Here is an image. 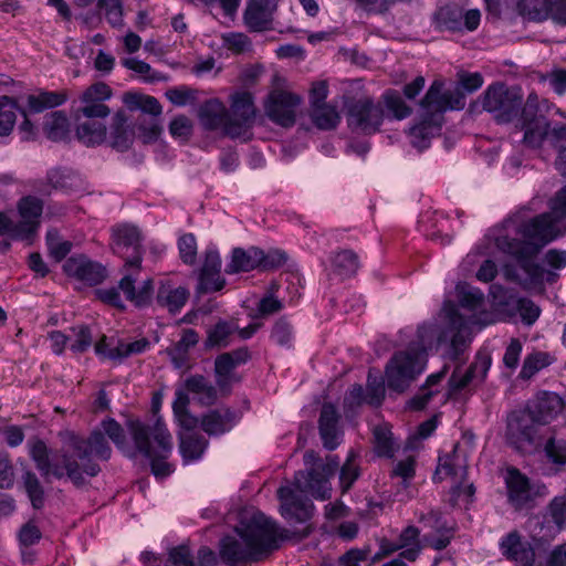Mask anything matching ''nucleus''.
Segmentation results:
<instances>
[{"mask_svg": "<svg viewBox=\"0 0 566 566\" xmlns=\"http://www.w3.org/2000/svg\"><path fill=\"white\" fill-rule=\"evenodd\" d=\"M198 116L206 129L214 130L221 126L226 129L228 111L224 105L216 98L206 101L200 106Z\"/></svg>", "mask_w": 566, "mask_h": 566, "instance_id": "34", "label": "nucleus"}, {"mask_svg": "<svg viewBox=\"0 0 566 566\" xmlns=\"http://www.w3.org/2000/svg\"><path fill=\"white\" fill-rule=\"evenodd\" d=\"M128 429L137 450L150 460L151 472L157 478L171 473V465L164 461L171 452V436L158 417L153 426L139 420H129Z\"/></svg>", "mask_w": 566, "mask_h": 566, "instance_id": "5", "label": "nucleus"}, {"mask_svg": "<svg viewBox=\"0 0 566 566\" xmlns=\"http://www.w3.org/2000/svg\"><path fill=\"white\" fill-rule=\"evenodd\" d=\"M301 97L283 90H273L265 103L266 116L276 125L289 128L296 122Z\"/></svg>", "mask_w": 566, "mask_h": 566, "instance_id": "15", "label": "nucleus"}, {"mask_svg": "<svg viewBox=\"0 0 566 566\" xmlns=\"http://www.w3.org/2000/svg\"><path fill=\"white\" fill-rule=\"evenodd\" d=\"M128 118L123 111H118L112 120L109 145L117 151H126L133 145L135 130L129 129Z\"/></svg>", "mask_w": 566, "mask_h": 566, "instance_id": "32", "label": "nucleus"}, {"mask_svg": "<svg viewBox=\"0 0 566 566\" xmlns=\"http://www.w3.org/2000/svg\"><path fill=\"white\" fill-rule=\"evenodd\" d=\"M551 0H518L516 10L523 18L541 22L548 18Z\"/></svg>", "mask_w": 566, "mask_h": 566, "instance_id": "42", "label": "nucleus"}, {"mask_svg": "<svg viewBox=\"0 0 566 566\" xmlns=\"http://www.w3.org/2000/svg\"><path fill=\"white\" fill-rule=\"evenodd\" d=\"M458 444L454 446L453 451L439 458L438 467L433 474L434 482H441L446 478L454 480L452 488L453 494H459L461 483L467 481L468 470L464 459L457 453Z\"/></svg>", "mask_w": 566, "mask_h": 566, "instance_id": "21", "label": "nucleus"}, {"mask_svg": "<svg viewBox=\"0 0 566 566\" xmlns=\"http://www.w3.org/2000/svg\"><path fill=\"white\" fill-rule=\"evenodd\" d=\"M237 364L232 360L230 354L223 353L216 358L214 371L217 376V385L224 389L229 386L231 373L237 368Z\"/></svg>", "mask_w": 566, "mask_h": 566, "instance_id": "52", "label": "nucleus"}, {"mask_svg": "<svg viewBox=\"0 0 566 566\" xmlns=\"http://www.w3.org/2000/svg\"><path fill=\"white\" fill-rule=\"evenodd\" d=\"M543 130L544 132H539L541 145L545 139L548 140L551 146L557 150L558 155L560 148L566 146V124L558 123L554 126H551V122L548 120L547 126L544 127Z\"/></svg>", "mask_w": 566, "mask_h": 566, "instance_id": "54", "label": "nucleus"}, {"mask_svg": "<svg viewBox=\"0 0 566 566\" xmlns=\"http://www.w3.org/2000/svg\"><path fill=\"white\" fill-rule=\"evenodd\" d=\"M547 460L558 467L566 464V439L555 428L545 430L542 449Z\"/></svg>", "mask_w": 566, "mask_h": 566, "instance_id": "35", "label": "nucleus"}, {"mask_svg": "<svg viewBox=\"0 0 566 566\" xmlns=\"http://www.w3.org/2000/svg\"><path fill=\"white\" fill-rule=\"evenodd\" d=\"M365 400L363 386L353 385L344 396L343 410L346 419H354Z\"/></svg>", "mask_w": 566, "mask_h": 566, "instance_id": "51", "label": "nucleus"}, {"mask_svg": "<svg viewBox=\"0 0 566 566\" xmlns=\"http://www.w3.org/2000/svg\"><path fill=\"white\" fill-rule=\"evenodd\" d=\"M371 553L370 546L364 548H350L338 558V566H359Z\"/></svg>", "mask_w": 566, "mask_h": 566, "instance_id": "64", "label": "nucleus"}, {"mask_svg": "<svg viewBox=\"0 0 566 566\" xmlns=\"http://www.w3.org/2000/svg\"><path fill=\"white\" fill-rule=\"evenodd\" d=\"M489 367L490 358H483L473 361L465 371H462L460 366L455 367L448 381L450 395L464 389L472 380L476 378L483 379Z\"/></svg>", "mask_w": 566, "mask_h": 566, "instance_id": "30", "label": "nucleus"}, {"mask_svg": "<svg viewBox=\"0 0 566 566\" xmlns=\"http://www.w3.org/2000/svg\"><path fill=\"white\" fill-rule=\"evenodd\" d=\"M448 317H449L450 323L454 327H459V331L453 335V337L451 339L449 356L453 360H459L460 356L462 355L465 347L468 346L469 339L462 333V329H461L462 317L455 307L452 306L448 311Z\"/></svg>", "mask_w": 566, "mask_h": 566, "instance_id": "43", "label": "nucleus"}, {"mask_svg": "<svg viewBox=\"0 0 566 566\" xmlns=\"http://www.w3.org/2000/svg\"><path fill=\"white\" fill-rule=\"evenodd\" d=\"M111 96L112 90L105 83L98 82L87 87L80 98V106L75 109L76 124L87 120V124L96 129L97 125H105L104 119L108 117L111 109L104 102Z\"/></svg>", "mask_w": 566, "mask_h": 566, "instance_id": "11", "label": "nucleus"}, {"mask_svg": "<svg viewBox=\"0 0 566 566\" xmlns=\"http://www.w3.org/2000/svg\"><path fill=\"white\" fill-rule=\"evenodd\" d=\"M311 116L313 123L319 129H333L339 123L338 113L336 112L335 107L328 104L317 105L316 107H313Z\"/></svg>", "mask_w": 566, "mask_h": 566, "instance_id": "49", "label": "nucleus"}, {"mask_svg": "<svg viewBox=\"0 0 566 566\" xmlns=\"http://www.w3.org/2000/svg\"><path fill=\"white\" fill-rule=\"evenodd\" d=\"M340 415L332 402L323 403L318 419L319 437L323 446L328 450H335L343 436L339 427Z\"/></svg>", "mask_w": 566, "mask_h": 566, "instance_id": "22", "label": "nucleus"}, {"mask_svg": "<svg viewBox=\"0 0 566 566\" xmlns=\"http://www.w3.org/2000/svg\"><path fill=\"white\" fill-rule=\"evenodd\" d=\"M546 510L558 528L566 527V494L555 496Z\"/></svg>", "mask_w": 566, "mask_h": 566, "instance_id": "60", "label": "nucleus"}, {"mask_svg": "<svg viewBox=\"0 0 566 566\" xmlns=\"http://www.w3.org/2000/svg\"><path fill=\"white\" fill-rule=\"evenodd\" d=\"M178 248L180 258L186 264H192L197 255V242L192 233H186L179 238Z\"/></svg>", "mask_w": 566, "mask_h": 566, "instance_id": "63", "label": "nucleus"}, {"mask_svg": "<svg viewBox=\"0 0 566 566\" xmlns=\"http://www.w3.org/2000/svg\"><path fill=\"white\" fill-rule=\"evenodd\" d=\"M186 389L197 396L202 406H211L218 399L217 388L202 375H193L187 378Z\"/></svg>", "mask_w": 566, "mask_h": 566, "instance_id": "37", "label": "nucleus"}, {"mask_svg": "<svg viewBox=\"0 0 566 566\" xmlns=\"http://www.w3.org/2000/svg\"><path fill=\"white\" fill-rule=\"evenodd\" d=\"M384 101L396 119H403L411 114V108L405 103L397 91H387Z\"/></svg>", "mask_w": 566, "mask_h": 566, "instance_id": "55", "label": "nucleus"}, {"mask_svg": "<svg viewBox=\"0 0 566 566\" xmlns=\"http://www.w3.org/2000/svg\"><path fill=\"white\" fill-rule=\"evenodd\" d=\"M46 180L54 189L65 193H81L86 190L84 179L67 168H53L48 171Z\"/></svg>", "mask_w": 566, "mask_h": 566, "instance_id": "28", "label": "nucleus"}, {"mask_svg": "<svg viewBox=\"0 0 566 566\" xmlns=\"http://www.w3.org/2000/svg\"><path fill=\"white\" fill-rule=\"evenodd\" d=\"M66 101V94L60 92H41L39 95L28 96V106L33 113H41L45 108L56 107Z\"/></svg>", "mask_w": 566, "mask_h": 566, "instance_id": "45", "label": "nucleus"}, {"mask_svg": "<svg viewBox=\"0 0 566 566\" xmlns=\"http://www.w3.org/2000/svg\"><path fill=\"white\" fill-rule=\"evenodd\" d=\"M255 117L253 96L249 92L235 93L232 96L228 120L226 123V135L238 138L245 134L252 126Z\"/></svg>", "mask_w": 566, "mask_h": 566, "instance_id": "14", "label": "nucleus"}, {"mask_svg": "<svg viewBox=\"0 0 566 566\" xmlns=\"http://www.w3.org/2000/svg\"><path fill=\"white\" fill-rule=\"evenodd\" d=\"M43 130L52 142L64 140L69 134V119L62 111H55L45 117Z\"/></svg>", "mask_w": 566, "mask_h": 566, "instance_id": "41", "label": "nucleus"}, {"mask_svg": "<svg viewBox=\"0 0 566 566\" xmlns=\"http://www.w3.org/2000/svg\"><path fill=\"white\" fill-rule=\"evenodd\" d=\"M385 398V386L384 380L381 378H373L371 375H368L367 379V396L366 401L374 407H378L381 405Z\"/></svg>", "mask_w": 566, "mask_h": 566, "instance_id": "61", "label": "nucleus"}, {"mask_svg": "<svg viewBox=\"0 0 566 566\" xmlns=\"http://www.w3.org/2000/svg\"><path fill=\"white\" fill-rule=\"evenodd\" d=\"M303 460L306 469L295 473L294 489L281 486L277 490L281 514L286 520L297 523L311 520L314 511L312 501L303 493L319 500L329 499L332 491L329 479L335 475L339 467L336 455H328L323 460L313 450H307Z\"/></svg>", "mask_w": 566, "mask_h": 566, "instance_id": "3", "label": "nucleus"}, {"mask_svg": "<svg viewBox=\"0 0 566 566\" xmlns=\"http://www.w3.org/2000/svg\"><path fill=\"white\" fill-rule=\"evenodd\" d=\"M545 430L524 409L514 410L506 418L505 442L522 455L535 454L541 452Z\"/></svg>", "mask_w": 566, "mask_h": 566, "instance_id": "6", "label": "nucleus"}, {"mask_svg": "<svg viewBox=\"0 0 566 566\" xmlns=\"http://www.w3.org/2000/svg\"><path fill=\"white\" fill-rule=\"evenodd\" d=\"M40 226L39 220H22L19 223L12 221V229H10V237L12 239L32 241Z\"/></svg>", "mask_w": 566, "mask_h": 566, "instance_id": "59", "label": "nucleus"}, {"mask_svg": "<svg viewBox=\"0 0 566 566\" xmlns=\"http://www.w3.org/2000/svg\"><path fill=\"white\" fill-rule=\"evenodd\" d=\"M448 367L444 366L440 371L431 374L426 384L420 388L419 392L410 400V406L413 409L421 410L430 401L436 391L430 390L429 387L438 385L446 376Z\"/></svg>", "mask_w": 566, "mask_h": 566, "instance_id": "48", "label": "nucleus"}, {"mask_svg": "<svg viewBox=\"0 0 566 566\" xmlns=\"http://www.w3.org/2000/svg\"><path fill=\"white\" fill-rule=\"evenodd\" d=\"M502 554L511 560L532 566L535 562V552L528 542H523L521 535L514 531L502 538L500 543Z\"/></svg>", "mask_w": 566, "mask_h": 566, "instance_id": "25", "label": "nucleus"}, {"mask_svg": "<svg viewBox=\"0 0 566 566\" xmlns=\"http://www.w3.org/2000/svg\"><path fill=\"white\" fill-rule=\"evenodd\" d=\"M333 272L340 279L354 276L359 269L358 255L353 250H340L331 255Z\"/></svg>", "mask_w": 566, "mask_h": 566, "instance_id": "38", "label": "nucleus"}, {"mask_svg": "<svg viewBox=\"0 0 566 566\" xmlns=\"http://www.w3.org/2000/svg\"><path fill=\"white\" fill-rule=\"evenodd\" d=\"M444 83L434 80L420 101V106L428 112L443 113L447 109H462L464 94L459 90L443 91Z\"/></svg>", "mask_w": 566, "mask_h": 566, "instance_id": "17", "label": "nucleus"}, {"mask_svg": "<svg viewBox=\"0 0 566 566\" xmlns=\"http://www.w3.org/2000/svg\"><path fill=\"white\" fill-rule=\"evenodd\" d=\"M98 428L107 436L118 449L126 446V434L124 428L113 418L103 420Z\"/></svg>", "mask_w": 566, "mask_h": 566, "instance_id": "57", "label": "nucleus"}, {"mask_svg": "<svg viewBox=\"0 0 566 566\" xmlns=\"http://www.w3.org/2000/svg\"><path fill=\"white\" fill-rule=\"evenodd\" d=\"M59 436L62 447L52 454L43 440L29 441L30 457L44 478H66L76 488H82L87 483L86 478H94L101 472L93 455L103 461L112 457V448L98 427L87 438L69 430L60 432Z\"/></svg>", "mask_w": 566, "mask_h": 566, "instance_id": "2", "label": "nucleus"}, {"mask_svg": "<svg viewBox=\"0 0 566 566\" xmlns=\"http://www.w3.org/2000/svg\"><path fill=\"white\" fill-rule=\"evenodd\" d=\"M63 271L69 276H73L90 286L102 283L107 276V270L104 265L84 254L69 258L63 264Z\"/></svg>", "mask_w": 566, "mask_h": 566, "instance_id": "20", "label": "nucleus"}, {"mask_svg": "<svg viewBox=\"0 0 566 566\" xmlns=\"http://www.w3.org/2000/svg\"><path fill=\"white\" fill-rule=\"evenodd\" d=\"M239 420V415L230 408L209 410L200 418V428L210 437L229 432Z\"/></svg>", "mask_w": 566, "mask_h": 566, "instance_id": "24", "label": "nucleus"}, {"mask_svg": "<svg viewBox=\"0 0 566 566\" xmlns=\"http://www.w3.org/2000/svg\"><path fill=\"white\" fill-rule=\"evenodd\" d=\"M123 102L129 111L142 112L135 120L137 137L144 144L155 143L163 132L159 119L161 105L158 99L137 92H126L123 95Z\"/></svg>", "mask_w": 566, "mask_h": 566, "instance_id": "7", "label": "nucleus"}, {"mask_svg": "<svg viewBox=\"0 0 566 566\" xmlns=\"http://www.w3.org/2000/svg\"><path fill=\"white\" fill-rule=\"evenodd\" d=\"M19 109L20 107L13 98L9 96L0 97V136L11 134L17 120L15 112Z\"/></svg>", "mask_w": 566, "mask_h": 566, "instance_id": "46", "label": "nucleus"}, {"mask_svg": "<svg viewBox=\"0 0 566 566\" xmlns=\"http://www.w3.org/2000/svg\"><path fill=\"white\" fill-rule=\"evenodd\" d=\"M276 10L277 0H247L243 22L250 32L272 31Z\"/></svg>", "mask_w": 566, "mask_h": 566, "instance_id": "18", "label": "nucleus"}, {"mask_svg": "<svg viewBox=\"0 0 566 566\" xmlns=\"http://www.w3.org/2000/svg\"><path fill=\"white\" fill-rule=\"evenodd\" d=\"M549 105L547 101H539L535 93L527 96V99L520 109V122L524 132L523 142L532 147H541V135L548 122Z\"/></svg>", "mask_w": 566, "mask_h": 566, "instance_id": "12", "label": "nucleus"}, {"mask_svg": "<svg viewBox=\"0 0 566 566\" xmlns=\"http://www.w3.org/2000/svg\"><path fill=\"white\" fill-rule=\"evenodd\" d=\"M179 438V449L185 462L199 460L209 444L208 439L197 432H187Z\"/></svg>", "mask_w": 566, "mask_h": 566, "instance_id": "39", "label": "nucleus"}, {"mask_svg": "<svg viewBox=\"0 0 566 566\" xmlns=\"http://www.w3.org/2000/svg\"><path fill=\"white\" fill-rule=\"evenodd\" d=\"M440 129V123H437L432 118H424L422 122L410 128V143L419 150L426 149L429 147L431 138L438 135Z\"/></svg>", "mask_w": 566, "mask_h": 566, "instance_id": "40", "label": "nucleus"}, {"mask_svg": "<svg viewBox=\"0 0 566 566\" xmlns=\"http://www.w3.org/2000/svg\"><path fill=\"white\" fill-rule=\"evenodd\" d=\"M23 486L34 510H41L45 503V492L40 480L34 472L25 470L23 475Z\"/></svg>", "mask_w": 566, "mask_h": 566, "instance_id": "44", "label": "nucleus"}, {"mask_svg": "<svg viewBox=\"0 0 566 566\" xmlns=\"http://www.w3.org/2000/svg\"><path fill=\"white\" fill-rule=\"evenodd\" d=\"M548 364V355L546 353H533L524 359L522 369L520 371V377L522 379H530Z\"/></svg>", "mask_w": 566, "mask_h": 566, "instance_id": "56", "label": "nucleus"}, {"mask_svg": "<svg viewBox=\"0 0 566 566\" xmlns=\"http://www.w3.org/2000/svg\"><path fill=\"white\" fill-rule=\"evenodd\" d=\"M551 210L522 224L517 230L520 238L495 239L496 248L514 259L503 265L504 279L538 294L545 292L546 284H555L566 268L565 250L549 249L542 263L536 262L543 247L557 237V222L566 217V186L551 200Z\"/></svg>", "mask_w": 566, "mask_h": 566, "instance_id": "1", "label": "nucleus"}, {"mask_svg": "<svg viewBox=\"0 0 566 566\" xmlns=\"http://www.w3.org/2000/svg\"><path fill=\"white\" fill-rule=\"evenodd\" d=\"M114 253L124 259L123 270L140 272L143 261L142 234L137 227L123 224L113 229Z\"/></svg>", "mask_w": 566, "mask_h": 566, "instance_id": "13", "label": "nucleus"}, {"mask_svg": "<svg viewBox=\"0 0 566 566\" xmlns=\"http://www.w3.org/2000/svg\"><path fill=\"white\" fill-rule=\"evenodd\" d=\"M96 127H92L86 122H80L76 124V136L80 142H82L85 146H96L101 145L106 139V125H97Z\"/></svg>", "mask_w": 566, "mask_h": 566, "instance_id": "50", "label": "nucleus"}, {"mask_svg": "<svg viewBox=\"0 0 566 566\" xmlns=\"http://www.w3.org/2000/svg\"><path fill=\"white\" fill-rule=\"evenodd\" d=\"M481 103L483 109L492 113L499 124L511 123L518 117L523 104L522 90L520 86L495 83L483 93Z\"/></svg>", "mask_w": 566, "mask_h": 566, "instance_id": "8", "label": "nucleus"}, {"mask_svg": "<svg viewBox=\"0 0 566 566\" xmlns=\"http://www.w3.org/2000/svg\"><path fill=\"white\" fill-rule=\"evenodd\" d=\"M510 503L515 509L524 507L532 501L533 488L530 480L516 468H510L505 478Z\"/></svg>", "mask_w": 566, "mask_h": 566, "instance_id": "26", "label": "nucleus"}, {"mask_svg": "<svg viewBox=\"0 0 566 566\" xmlns=\"http://www.w3.org/2000/svg\"><path fill=\"white\" fill-rule=\"evenodd\" d=\"M42 201L34 197H27L20 200L19 211L24 220H39L42 214Z\"/></svg>", "mask_w": 566, "mask_h": 566, "instance_id": "62", "label": "nucleus"}, {"mask_svg": "<svg viewBox=\"0 0 566 566\" xmlns=\"http://www.w3.org/2000/svg\"><path fill=\"white\" fill-rule=\"evenodd\" d=\"M421 352L408 348L396 353L386 365L385 375L388 388L403 392L423 370Z\"/></svg>", "mask_w": 566, "mask_h": 566, "instance_id": "9", "label": "nucleus"}, {"mask_svg": "<svg viewBox=\"0 0 566 566\" xmlns=\"http://www.w3.org/2000/svg\"><path fill=\"white\" fill-rule=\"evenodd\" d=\"M481 13L478 9H471L463 11V9L457 4H447L439 8L433 20L436 27L439 30L448 31H461L467 29L468 31H474L480 24Z\"/></svg>", "mask_w": 566, "mask_h": 566, "instance_id": "16", "label": "nucleus"}, {"mask_svg": "<svg viewBox=\"0 0 566 566\" xmlns=\"http://www.w3.org/2000/svg\"><path fill=\"white\" fill-rule=\"evenodd\" d=\"M189 292L184 286H174L169 282H163L158 289L156 301L167 307L170 313L179 312L186 304Z\"/></svg>", "mask_w": 566, "mask_h": 566, "instance_id": "33", "label": "nucleus"}, {"mask_svg": "<svg viewBox=\"0 0 566 566\" xmlns=\"http://www.w3.org/2000/svg\"><path fill=\"white\" fill-rule=\"evenodd\" d=\"M523 409L545 427L563 411L564 400L556 392L538 391Z\"/></svg>", "mask_w": 566, "mask_h": 566, "instance_id": "19", "label": "nucleus"}, {"mask_svg": "<svg viewBox=\"0 0 566 566\" xmlns=\"http://www.w3.org/2000/svg\"><path fill=\"white\" fill-rule=\"evenodd\" d=\"M263 259V250L251 247L248 250L234 248L232 250L231 262L226 266V273L233 274L239 272H249L260 268Z\"/></svg>", "mask_w": 566, "mask_h": 566, "instance_id": "31", "label": "nucleus"}, {"mask_svg": "<svg viewBox=\"0 0 566 566\" xmlns=\"http://www.w3.org/2000/svg\"><path fill=\"white\" fill-rule=\"evenodd\" d=\"M459 303L468 310H478L484 303V294L476 287L463 284L457 286Z\"/></svg>", "mask_w": 566, "mask_h": 566, "instance_id": "53", "label": "nucleus"}, {"mask_svg": "<svg viewBox=\"0 0 566 566\" xmlns=\"http://www.w3.org/2000/svg\"><path fill=\"white\" fill-rule=\"evenodd\" d=\"M221 259L216 250H208L203 265L199 274L198 294H205L212 291H220L226 284V280L220 275Z\"/></svg>", "mask_w": 566, "mask_h": 566, "instance_id": "23", "label": "nucleus"}, {"mask_svg": "<svg viewBox=\"0 0 566 566\" xmlns=\"http://www.w3.org/2000/svg\"><path fill=\"white\" fill-rule=\"evenodd\" d=\"M385 117L384 106L364 96L346 103L348 128L358 134L371 135L379 130Z\"/></svg>", "mask_w": 566, "mask_h": 566, "instance_id": "10", "label": "nucleus"}, {"mask_svg": "<svg viewBox=\"0 0 566 566\" xmlns=\"http://www.w3.org/2000/svg\"><path fill=\"white\" fill-rule=\"evenodd\" d=\"M123 277L119 281V289L125 294L126 298L133 302L138 307H144L150 303L153 295V280L148 279L143 282L142 287L136 291L135 282L139 272H135L133 270L125 271L123 270Z\"/></svg>", "mask_w": 566, "mask_h": 566, "instance_id": "27", "label": "nucleus"}, {"mask_svg": "<svg viewBox=\"0 0 566 566\" xmlns=\"http://www.w3.org/2000/svg\"><path fill=\"white\" fill-rule=\"evenodd\" d=\"M49 255L55 261L61 262L72 250L73 243L63 240L56 229H50L45 237Z\"/></svg>", "mask_w": 566, "mask_h": 566, "instance_id": "47", "label": "nucleus"}, {"mask_svg": "<svg viewBox=\"0 0 566 566\" xmlns=\"http://www.w3.org/2000/svg\"><path fill=\"white\" fill-rule=\"evenodd\" d=\"M239 331L237 319H219L207 329L203 343L206 349H220L230 346L233 335Z\"/></svg>", "mask_w": 566, "mask_h": 566, "instance_id": "29", "label": "nucleus"}, {"mask_svg": "<svg viewBox=\"0 0 566 566\" xmlns=\"http://www.w3.org/2000/svg\"><path fill=\"white\" fill-rule=\"evenodd\" d=\"M198 342V333L192 328H186L182 331L181 338L166 349L176 368H182L187 364L189 349L195 347Z\"/></svg>", "mask_w": 566, "mask_h": 566, "instance_id": "36", "label": "nucleus"}, {"mask_svg": "<svg viewBox=\"0 0 566 566\" xmlns=\"http://www.w3.org/2000/svg\"><path fill=\"white\" fill-rule=\"evenodd\" d=\"M235 532L240 539L227 535L220 541V558L228 566L256 563L279 547L275 523L260 511L241 513Z\"/></svg>", "mask_w": 566, "mask_h": 566, "instance_id": "4", "label": "nucleus"}, {"mask_svg": "<svg viewBox=\"0 0 566 566\" xmlns=\"http://www.w3.org/2000/svg\"><path fill=\"white\" fill-rule=\"evenodd\" d=\"M375 450L379 457L391 458L394 455V442L391 432L384 427L374 430Z\"/></svg>", "mask_w": 566, "mask_h": 566, "instance_id": "58", "label": "nucleus"}]
</instances>
